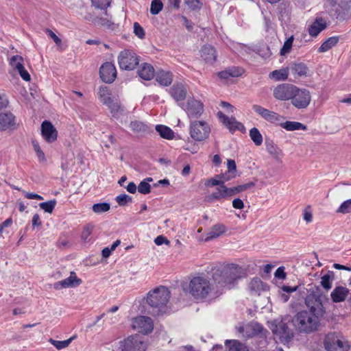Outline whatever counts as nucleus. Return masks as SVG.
<instances>
[{"label": "nucleus", "mask_w": 351, "mask_h": 351, "mask_svg": "<svg viewBox=\"0 0 351 351\" xmlns=\"http://www.w3.org/2000/svg\"><path fill=\"white\" fill-rule=\"evenodd\" d=\"M217 116L220 121L230 130L231 132H234L236 130H241L244 128L242 123L237 121L234 117H228L226 116L223 112H219Z\"/></svg>", "instance_id": "19"}, {"label": "nucleus", "mask_w": 351, "mask_h": 351, "mask_svg": "<svg viewBox=\"0 0 351 351\" xmlns=\"http://www.w3.org/2000/svg\"><path fill=\"white\" fill-rule=\"evenodd\" d=\"M100 77L105 83H112L117 77V70L112 62L104 63L99 69Z\"/></svg>", "instance_id": "15"}, {"label": "nucleus", "mask_w": 351, "mask_h": 351, "mask_svg": "<svg viewBox=\"0 0 351 351\" xmlns=\"http://www.w3.org/2000/svg\"><path fill=\"white\" fill-rule=\"evenodd\" d=\"M263 283L258 278H253L250 283V288L251 290L257 291L261 289Z\"/></svg>", "instance_id": "56"}, {"label": "nucleus", "mask_w": 351, "mask_h": 351, "mask_svg": "<svg viewBox=\"0 0 351 351\" xmlns=\"http://www.w3.org/2000/svg\"><path fill=\"white\" fill-rule=\"evenodd\" d=\"M274 276L276 278L284 280L286 278V273L285 272V267H280L275 271Z\"/></svg>", "instance_id": "63"}, {"label": "nucleus", "mask_w": 351, "mask_h": 351, "mask_svg": "<svg viewBox=\"0 0 351 351\" xmlns=\"http://www.w3.org/2000/svg\"><path fill=\"white\" fill-rule=\"evenodd\" d=\"M132 200V198L125 193L121 194L116 197V201L119 206H125L127 203L131 202Z\"/></svg>", "instance_id": "54"}, {"label": "nucleus", "mask_w": 351, "mask_h": 351, "mask_svg": "<svg viewBox=\"0 0 351 351\" xmlns=\"http://www.w3.org/2000/svg\"><path fill=\"white\" fill-rule=\"evenodd\" d=\"M280 125L284 128L285 130L287 131H294V130H305L306 129V127L302 124L300 122L297 121H285L282 123H278Z\"/></svg>", "instance_id": "30"}, {"label": "nucleus", "mask_w": 351, "mask_h": 351, "mask_svg": "<svg viewBox=\"0 0 351 351\" xmlns=\"http://www.w3.org/2000/svg\"><path fill=\"white\" fill-rule=\"evenodd\" d=\"M132 328L138 332L148 334L153 330V321L149 317L138 316L132 320Z\"/></svg>", "instance_id": "12"}, {"label": "nucleus", "mask_w": 351, "mask_h": 351, "mask_svg": "<svg viewBox=\"0 0 351 351\" xmlns=\"http://www.w3.org/2000/svg\"><path fill=\"white\" fill-rule=\"evenodd\" d=\"M184 3L192 10L199 9L202 3L199 0H184Z\"/></svg>", "instance_id": "58"}, {"label": "nucleus", "mask_w": 351, "mask_h": 351, "mask_svg": "<svg viewBox=\"0 0 351 351\" xmlns=\"http://www.w3.org/2000/svg\"><path fill=\"white\" fill-rule=\"evenodd\" d=\"M10 65L16 70H21L23 66V58L19 55L13 56L10 60Z\"/></svg>", "instance_id": "43"}, {"label": "nucleus", "mask_w": 351, "mask_h": 351, "mask_svg": "<svg viewBox=\"0 0 351 351\" xmlns=\"http://www.w3.org/2000/svg\"><path fill=\"white\" fill-rule=\"evenodd\" d=\"M138 73L141 79L145 80H150L154 76V69L151 64L148 63H144L138 70Z\"/></svg>", "instance_id": "25"}, {"label": "nucleus", "mask_w": 351, "mask_h": 351, "mask_svg": "<svg viewBox=\"0 0 351 351\" xmlns=\"http://www.w3.org/2000/svg\"><path fill=\"white\" fill-rule=\"evenodd\" d=\"M293 42V36H290L285 40V42L284 43V45L280 51V53L281 56H285L290 52L291 47H292Z\"/></svg>", "instance_id": "48"}, {"label": "nucleus", "mask_w": 351, "mask_h": 351, "mask_svg": "<svg viewBox=\"0 0 351 351\" xmlns=\"http://www.w3.org/2000/svg\"><path fill=\"white\" fill-rule=\"evenodd\" d=\"M134 34L139 38L140 39H143L145 38V31L143 27L137 22L134 23Z\"/></svg>", "instance_id": "55"}, {"label": "nucleus", "mask_w": 351, "mask_h": 351, "mask_svg": "<svg viewBox=\"0 0 351 351\" xmlns=\"http://www.w3.org/2000/svg\"><path fill=\"white\" fill-rule=\"evenodd\" d=\"M210 133L208 123L204 121H195L190 123V134L196 141H202L206 139Z\"/></svg>", "instance_id": "6"}, {"label": "nucleus", "mask_w": 351, "mask_h": 351, "mask_svg": "<svg viewBox=\"0 0 351 351\" xmlns=\"http://www.w3.org/2000/svg\"><path fill=\"white\" fill-rule=\"evenodd\" d=\"M112 0H91L92 4L97 8L106 9L111 3Z\"/></svg>", "instance_id": "52"}, {"label": "nucleus", "mask_w": 351, "mask_h": 351, "mask_svg": "<svg viewBox=\"0 0 351 351\" xmlns=\"http://www.w3.org/2000/svg\"><path fill=\"white\" fill-rule=\"evenodd\" d=\"M156 80L161 86H167L173 81V75L169 71L160 70L156 73Z\"/></svg>", "instance_id": "24"}, {"label": "nucleus", "mask_w": 351, "mask_h": 351, "mask_svg": "<svg viewBox=\"0 0 351 351\" xmlns=\"http://www.w3.org/2000/svg\"><path fill=\"white\" fill-rule=\"evenodd\" d=\"M300 90L290 84H282L274 89V97L281 101L288 100L295 96Z\"/></svg>", "instance_id": "9"}, {"label": "nucleus", "mask_w": 351, "mask_h": 351, "mask_svg": "<svg viewBox=\"0 0 351 351\" xmlns=\"http://www.w3.org/2000/svg\"><path fill=\"white\" fill-rule=\"evenodd\" d=\"M269 328L281 342L288 343L293 337V332L287 324L282 320H274L270 323Z\"/></svg>", "instance_id": "7"}, {"label": "nucleus", "mask_w": 351, "mask_h": 351, "mask_svg": "<svg viewBox=\"0 0 351 351\" xmlns=\"http://www.w3.org/2000/svg\"><path fill=\"white\" fill-rule=\"evenodd\" d=\"M119 66L123 70H133L138 64V57L130 50L122 51L118 57Z\"/></svg>", "instance_id": "8"}, {"label": "nucleus", "mask_w": 351, "mask_h": 351, "mask_svg": "<svg viewBox=\"0 0 351 351\" xmlns=\"http://www.w3.org/2000/svg\"><path fill=\"white\" fill-rule=\"evenodd\" d=\"M46 32L48 34V36L51 39H53V40L54 41V43L57 45H61V43H62L61 39L53 31H51V29H47Z\"/></svg>", "instance_id": "61"}, {"label": "nucleus", "mask_w": 351, "mask_h": 351, "mask_svg": "<svg viewBox=\"0 0 351 351\" xmlns=\"http://www.w3.org/2000/svg\"><path fill=\"white\" fill-rule=\"evenodd\" d=\"M266 149L269 154L274 156H279L282 154V150L271 140L265 141Z\"/></svg>", "instance_id": "36"}, {"label": "nucleus", "mask_w": 351, "mask_h": 351, "mask_svg": "<svg viewBox=\"0 0 351 351\" xmlns=\"http://www.w3.org/2000/svg\"><path fill=\"white\" fill-rule=\"evenodd\" d=\"M255 330L261 332L263 330V327L258 324H255L254 325L240 327L239 332L242 334V337H250L252 335L250 332Z\"/></svg>", "instance_id": "34"}, {"label": "nucleus", "mask_w": 351, "mask_h": 351, "mask_svg": "<svg viewBox=\"0 0 351 351\" xmlns=\"http://www.w3.org/2000/svg\"><path fill=\"white\" fill-rule=\"evenodd\" d=\"M169 91L171 97L177 101H182L186 97V90L185 86L181 83L173 84Z\"/></svg>", "instance_id": "23"}, {"label": "nucleus", "mask_w": 351, "mask_h": 351, "mask_svg": "<svg viewBox=\"0 0 351 351\" xmlns=\"http://www.w3.org/2000/svg\"><path fill=\"white\" fill-rule=\"evenodd\" d=\"M130 128L134 132L140 134L145 133L149 130L148 127L145 124L138 121H132L130 123Z\"/></svg>", "instance_id": "39"}, {"label": "nucleus", "mask_w": 351, "mask_h": 351, "mask_svg": "<svg viewBox=\"0 0 351 351\" xmlns=\"http://www.w3.org/2000/svg\"><path fill=\"white\" fill-rule=\"evenodd\" d=\"M188 290L195 300H203L211 293L213 287L207 278L197 276L191 280Z\"/></svg>", "instance_id": "3"}, {"label": "nucleus", "mask_w": 351, "mask_h": 351, "mask_svg": "<svg viewBox=\"0 0 351 351\" xmlns=\"http://www.w3.org/2000/svg\"><path fill=\"white\" fill-rule=\"evenodd\" d=\"M41 136L48 143H54L58 138V130L49 121H44L40 126Z\"/></svg>", "instance_id": "14"}, {"label": "nucleus", "mask_w": 351, "mask_h": 351, "mask_svg": "<svg viewBox=\"0 0 351 351\" xmlns=\"http://www.w3.org/2000/svg\"><path fill=\"white\" fill-rule=\"evenodd\" d=\"M221 182L222 181L219 180V178H217V176H216L215 178L207 180L205 182V185L206 186H219L220 184H221Z\"/></svg>", "instance_id": "62"}, {"label": "nucleus", "mask_w": 351, "mask_h": 351, "mask_svg": "<svg viewBox=\"0 0 351 351\" xmlns=\"http://www.w3.org/2000/svg\"><path fill=\"white\" fill-rule=\"evenodd\" d=\"M15 126V117L11 112L0 114V131L14 130Z\"/></svg>", "instance_id": "21"}, {"label": "nucleus", "mask_w": 351, "mask_h": 351, "mask_svg": "<svg viewBox=\"0 0 351 351\" xmlns=\"http://www.w3.org/2000/svg\"><path fill=\"white\" fill-rule=\"evenodd\" d=\"M226 230V228L223 224H215L213 226L210 231L207 233L206 237L205 239L206 241H210L213 239L219 237L220 235L223 234Z\"/></svg>", "instance_id": "26"}, {"label": "nucleus", "mask_w": 351, "mask_h": 351, "mask_svg": "<svg viewBox=\"0 0 351 351\" xmlns=\"http://www.w3.org/2000/svg\"><path fill=\"white\" fill-rule=\"evenodd\" d=\"M110 204L106 202L95 204L93 206V210L95 213H99V214L107 212L110 210Z\"/></svg>", "instance_id": "49"}, {"label": "nucleus", "mask_w": 351, "mask_h": 351, "mask_svg": "<svg viewBox=\"0 0 351 351\" xmlns=\"http://www.w3.org/2000/svg\"><path fill=\"white\" fill-rule=\"evenodd\" d=\"M154 243L157 245H161L164 243L169 245V241L165 237L159 235L154 239Z\"/></svg>", "instance_id": "64"}, {"label": "nucleus", "mask_w": 351, "mask_h": 351, "mask_svg": "<svg viewBox=\"0 0 351 351\" xmlns=\"http://www.w3.org/2000/svg\"><path fill=\"white\" fill-rule=\"evenodd\" d=\"M156 130L159 133L161 137L166 139H172L174 136L173 130L165 125H157L156 126Z\"/></svg>", "instance_id": "33"}, {"label": "nucleus", "mask_w": 351, "mask_h": 351, "mask_svg": "<svg viewBox=\"0 0 351 351\" xmlns=\"http://www.w3.org/2000/svg\"><path fill=\"white\" fill-rule=\"evenodd\" d=\"M163 8V3L160 0H153L151 3L150 12L153 15L158 14Z\"/></svg>", "instance_id": "47"}, {"label": "nucleus", "mask_w": 351, "mask_h": 351, "mask_svg": "<svg viewBox=\"0 0 351 351\" xmlns=\"http://www.w3.org/2000/svg\"><path fill=\"white\" fill-rule=\"evenodd\" d=\"M235 177H236V175L228 173V171L225 173L217 175V178H218L219 180L222 181L221 184H225V182L230 180L231 179H232Z\"/></svg>", "instance_id": "57"}, {"label": "nucleus", "mask_w": 351, "mask_h": 351, "mask_svg": "<svg viewBox=\"0 0 351 351\" xmlns=\"http://www.w3.org/2000/svg\"><path fill=\"white\" fill-rule=\"evenodd\" d=\"M243 274V272L241 267L231 265L226 267L221 271L217 270L213 274V278L221 287L231 289L234 286L237 280L242 278Z\"/></svg>", "instance_id": "2"}, {"label": "nucleus", "mask_w": 351, "mask_h": 351, "mask_svg": "<svg viewBox=\"0 0 351 351\" xmlns=\"http://www.w3.org/2000/svg\"><path fill=\"white\" fill-rule=\"evenodd\" d=\"M339 42V37L332 36L326 40L318 49L319 53L328 51Z\"/></svg>", "instance_id": "31"}, {"label": "nucleus", "mask_w": 351, "mask_h": 351, "mask_svg": "<svg viewBox=\"0 0 351 351\" xmlns=\"http://www.w3.org/2000/svg\"><path fill=\"white\" fill-rule=\"evenodd\" d=\"M335 279V273L332 271H328L321 278L320 284L326 291L332 288V283Z\"/></svg>", "instance_id": "29"}, {"label": "nucleus", "mask_w": 351, "mask_h": 351, "mask_svg": "<svg viewBox=\"0 0 351 351\" xmlns=\"http://www.w3.org/2000/svg\"><path fill=\"white\" fill-rule=\"evenodd\" d=\"M269 77L277 81L285 80L288 78V71L287 69L275 70L270 73Z\"/></svg>", "instance_id": "42"}, {"label": "nucleus", "mask_w": 351, "mask_h": 351, "mask_svg": "<svg viewBox=\"0 0 351 351\" xmlns=\"http://www.w3.org/2000/svg\"><path fill=\"white\" fill-rule=\"evenodd\" d=\"M32 143L33 145L34 150L36 152V154L38 158L39 162H45L46 161L45 155L44 152H43V150L41 149L40 146L39 145V143L35 140L32 141Z\"/></svg>", "instance_id": "45"}, {"label": "nucleus", "mask_w": 351, "mask_h": 351, "mask_svg": "<svg viewBox=\"0 0 351 351\" xmlns=\"http://www.w3.org/2000/svg\"><path fill=\"white\" fill-rule=\"evenodd\" d=\"M229 198L228 188L224 184H220L216 189V191L213 193L210 196V199H221Z\"/></svg>", "instance_id": "28"}, {"label": "nucleus", "mask_w": 351, "mask_h": 351, "mask_svg": "<svg viewBox=\"0 0 351 351\" xmlns=\"http://www.w3.org/2000/svg\"><path fill=\"white\" fill-rule=\"evenodd\" d=\"M56 205V200L51 199L48 202H42L39 204V206L41 209L44 210L45 212L51 213L54 210Z\"/></svg>", "instance_id": "46"}, {"label": "nucleus", "mask_w": 351, "mask_h": 351, "mask_svg": "<svg viewBox=\"0 0 351 351\" xmlns=\"http://www.w3.org/2000/svg\"><path fill=\"white\" fill-rule=\"evenodd\" d=\"M229 70V73L231 77H237L241 76L243 72V70L239 67H229L228 68Z\"/></svg>", "instance_id": "59"}, {"label": "nucleus", "mask_w": 351, "mask_h": 351, "mask_svg": "<svg viewBox=\"0 0 351 351\" xmlns=\"http://www.w3.org/2000/svg\"><path fill=\"white\" fill-rule=\"evenodd\" d=\"M120 348L123 351H145L147 343L138 336H130L120 341Z\"/></svg>", "instance_id": "10"}, {"label": "nucleus", "mask_w": 351, "mask_h": 351, "mask_svg": "<svg viewBox=\"0 0 351 351\" xmlns=\"http://www.w3.org/2000/svg\"><path fill=\"white\" fill-rule=\"evenodd\" d=\"M292 104L298 108H303L307 106V100L305 97H300L299 93L292 98Z\"/></svg>", "instance_id": "44"}, {"label": "nucleus", "mask_w": 351, "mask_h": 351, "mask_svg": "<svg viewBox=\"0 0 351 351\" xmlns=\"http://www.w3.org/2000/svg\"><path fill=\"white\" fill-rule=\"evenodd\" d=\"M325 313L321 302L311 306L308 311V332L316 331L321 326V319Z\"/></svg>", "instance_id": "5"}, {"label": "nucleus", "mask_w": 351, "mask_h": 351, "mask_svg": "<svg viewBox=\"0 0 351 351\" xmlns=\"http://www.w3.org/2000/svg\"><path fill=\"white\" fill-rule=\"evenodd\" d=\"M171 297L169 290L163 286L156 287L147 293V303L154 315H162L169 309L168 303Z\"/></svg>", "instance_id": "1"}, {"label": "nucleus", "mask_w": 351, "mask_h": 351, "mask_svg": "<svg viewBox=\"0 0 351 351\" xmlns=\"http://www.w3.org/2000/svg\"><path fill=\"white\" fill-rule=\"evenodd\" d=\"M93 230V225H92V224H88L84 227V228L82 232V239L84 242L87 243V242L90 241V239H89V237L92 234Z\"/></svg>", "instance_id": "50"}, {"label": "nucleus", "mask_w": 351, "mask_h": 351, "mask_svg": "<svg viewBox=\"0 0 351 351\" xmlns=\"http://www.w3.org/2000/svg\"><path fill=\"white\" fill-rule=\"evenodd\" d=\"M81 283L82 280L77 277L76 274L74 271H71L69 277L54 283L53 287L56 289L75 287L79 286Z\"/></svg>", "instance_id": "16"}, {"label": "nucleus", "mask_w": 351, "mask_h": 351, "mask_svg": "<svg viewBox=\"0 0 351 351\" xmlns=\"http://www.w3.org/2000/svg\"><path fill=\"white\" fill-rule=\"evenodd\" d=\"M324 346L326 351H349L350 343L341 333L330 332L326 335Z\"/></svg>", "instance_id": "4"}, {"label": "nucleus", "mask_w": 351, "mask_h": 351, "mask_svg": "<svg viewBox=\"0 0 351 351\" xmlns=\"http://www.w3.org/2000/svg\"><path fill=\"white\" fill-rule=\"evenodd\" d=\"M350 293V290L346 287L337 285L330 293V298L333 302L339 303L344 302Z\"/></svg>", "instance_id": "18"}, {"label": "nucleus", "mask_w": 351, "mask_h": 351, "mask_svg": "<svg viewBox=\"0 0 351 351\" xmlns=\"http://www.w3.org/2000/svg\"><path fill=\"white\" fill-rule=\"evenodd\" d=\"M201 57L208 64H213L217 60L215 49L209 45H204L200 50Z\"/></svg>", "instance_id": "22"}, {"label": "nucleus", "mask_w": 351, "mask_h": 351, "mask_svg": "<svg viewBox=\"0 0 351 351\" xmlns=\"http://www.w3.org/2000/svg\"><path fill=\"white\" fill-rule=\"evenodd\" d=\"M227 167L228 173L236 175L237 166L236 162L234 160L228 159L227 160Z\"/></svg>", "instance_id": "60"}, {"label": "nucleus", "mask_w": 351, "mask_h": 351, "mask_svg": "<svg viewBox=\"0 0 351 351\" xmlns=\"http://www.w3.org/2000/svg\"><path fill=\"white\" fill-rule=\"evenodd\" d=\"M293 324L299 332H307V311L298 312L292 319Z\"/></svg>", "instance_id": "17"}, {"label": "nucleus", "mask_w": 351, "mask_h": 351, "mask_svg": "<svg viewBox=\"0 0 351 351\" xmlns=\"http://www.w3.org/2000/svg\"><path fill=\"white\" fill-rule=\"evenodd\" d=\"M252 109L263 119L272 123H278L284 119L282 116L279 115L276 112L266 109L260 105H253Z\"/></svg>", "instance_id": "13"}, {"label": "nucleus", "mask_w": 351, "mask_h": 351, "mask_svg": "<svg viewBox=\"0 0 351 351\" xmlns=\"http://www.w3.org/2000/svg\"><path fill=\"white\" fill-rule=\"evenodd\" d=\"M292 71L295 77L305 76L307 73V67L304 63H297L292 67Z\"/></svg>", "instance_id": "38"}, {"label": "nucleus", "mask_w": 351, "mask_h": 351, "mask_svg": "<svg viewBox=\"0 0 351 351\" xmlns=\"http://www.w3.org/2000/svg\"><path fill=\"white\" fill-rule=\"evenodd\" d=\"M249 134L251 139L256 146H259L263 143L262 134L256 128H252L250 130Z\"/></svg>", "instance_id": "41"}, {"label": "nucleus", "mask_w": 351, "mask_h": 351, "mask_svg": "<svg viewBox=\"0 0 351 351\" xmlns=\"http://www.w3.org/2000/svg\"><path fill=\"white\" fill-rule=\"evenodd\" d=\"M230 343L229 351H249L247 347L237 340H226V345Z\"/></svg>", "instance_id": "40"}, {"label": "nucleus", "mask_w": 351, "mask_h": 351, "mask_svg": "<svg viewBox=\"0 0 351 351\" xmlns=\"http://www.w3.org/2000/svg\"><path fill=\"white\" fill-rule=\"evenodd\" d=\"M182 108L186 112L189 118H198L204 112V104L199 100L190 98L182 105Z\"/></svg>", "instance_id": "11"}, {"label": "nucleus", "mask_w": 351, "mask_h": 351, "mask_svg": "<svg viewBox=\"0 0 351 351\" xmlns=\"http://www.w3.org/2000/svg\"><path fill=\"white\" fill-rule=\"evenodd\" d=\"M106 106L108 107L113 117L119 116L123 110L119 101L115 98L110 101V104H107Z\"/></svg>", "instance_id": "32"}, {"label": "nucleus", "mask_w": 351, "mask_h": 351, "mask_svg": "<svg viewBox=\"0 0 351 351\" xmlns=\"http://www.w3.org/2000/svg\"><path fill=\"white\" fill-rule=\"evenodd\" d=\"M324 6L329 13H337L340 10L339 0H324Z\"/></svg>", "instance_id": "35"}, {"label": "nucleus", "mask_w": 351, "mask_h": 351, "mask_svg": "<svg viewBox=\"0 0 351 351\" xmlns=\"http://www.w3.org/2000/svg\"><path fill=\"white\" fill-rule=\"evenodd\" d=\"M328 25L326 19L317 17L308 27V34L312 37H316L321 32L324 30Z\"/></svg>", "instance_id": "20"}, {"label": "nucleus", "mask_w": 351, "mask_h": 351, "mask_svg": "<svg viewBox=\"0 0 351 351\" xmlns=\"http://www.w3.org/2000/svg\"><path fill=\"white\" fill-rule=\"evenodd\" d=\"M98 96L100 101L104 104L106 105L110 104L114 97L111 96V92L107 86H101L98 90Z\"/></svg>", "instance_id": "27"}, {"label": "nucleus", "mask_w": 351, "mask_h": 351, "mask_svg": "<svg viewBox=\"0 0 351 351\" xmlns=\"http://www.w3.org/2000/svg\"><path fill=\"white\" fill-rule=\"evenodd\" d=\"M151 186L147 180H143L138 186V191L142 194H148L150 193Z\"/></svg>", "instance_id": "53"}, {"label": "nucleus", "mask_w": 351, "mask_h": 351, "mask_svg": "<svg viewBox=\"0 0 351 351\" xmlns=\"http://www.w3.org/2000/svg\"><path fill=\"white\" fill-rule=\"evenodd\" d=\"M339 213H351V199L343 202L337 210Z\"/></svg>", "instance_id": "51"}, {"label": "nucleus", "mask_w": 351, "mask_h": 351, "mask_svg": "<svg viewBox=\"0 0 351 351\" xmlns=\"http://www.w3.org/2000/svg\"><path fill=\"white\" fill-rule=\"evenodd\" d=\"M76 338V335L72 336L71 338L64 341H58L52 339H49V342L58 350L65 348Z\"/></svg>", "instance_id": "37"}]
</instances>
